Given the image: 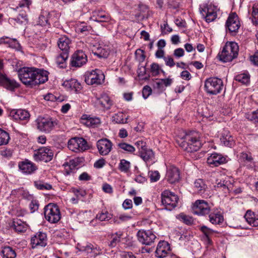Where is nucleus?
<instances>
[{
	"instance_id": "obj_1",
	"label": "nucleus",
	"mask_w": 258,
	"mask_h": 258,
	"mask_svg": "<svg viewBox=\"0 0 258 258\" xmlns=\"http://www.w3.org/2000/svg\"><path fill=\"white\" fill-rule=\"evenodd\" d=\"M19 77L27 87H33L48 80V72L34 68H23L19 72Z\"/></svg>"
},
{
	"instance_id": "obj_2",
	"label": "nucleus",
	"mask_w": 258,
	"mask_h": 258,
	"mask_svg": "<svg viewBox=\"0 0 258 258\" xmlns=\"http://www.w3.org/2000/svg\"><path fill=\"white\" fill-rule=\"evenodd\" d=\"M178 144L182 149L187 152L198 151L202 147L200 135L197 132H186L183 130L178 131Z\"/></svg>"
},
{
	"instance_id": "obj_3",
	"label": "nucleus",
	"mask_w": 258,
	"mask_h": 258,
	"mask_svg": "<svg viewBox=\"0 0 258 258\" xmlns=\"http://www.w3.org/2000/svg\"><path fill=\"white\" fill-rule=\"evenodd\" d=\"M239 47L235 42H227L221 52L218 54L219 59L223 62H226L232 61L237 56Z\"/></svg>"
},
{
	"instance_id": "obj_4",
	"label": "nucleus",
	"mask_w": 258,
	"mask_h": 258,
	"mask_svg": "<svg viewBox=\"0 0 258 258\" xmlns=\"http://www.w3.org/2000/svg\"><path fill=\"white\" fill-rule=\"evenodd\" d=\"M45 218L51 223H56L59 221L61 215L58 206L54 204L49 203L44 208Z\"/></svg>"
},
{
	"instance_id": "obj_5",
	"label": "nucleus",
	"mask_w": 258,
	"mask_h": 258,
	"mask_svg": "<svg viewBox=\"0 0 258 258\" xmlns=\"http://www.w3.org/2000/svg\"><path fill=\"white\" fill-rule=\"evenodd\" d=\"M37 129L45 133H50L57 124L56 119L50 117L39 116L36 120Z\"/></svg>"
},
{
	"instance_id": "obj_6",
	"label": "nucleus",
	"mask_w": 258,
	"mask_h": 258,
	"mask_svg": "<svg viewBox=\"0 0 258 258\" xmlns=\"http://www.w3.org/2000/svg\"><path fill=\"white\" fill-rule=\"evenodd\" d=\"M85 81L89 85H98L102 84L105 79V76L99 70L87 72L84 75Z\"/></svg>"
},
{
	"instance_id": "obj_7",
	"label": "nucleus",
	"mask_w": 258,
	"mask_h": 258,
	"mask_svg": "<svg viewBox=\"0 0 258 258\" xmlns=\"http://www.w3.org/2000/svg\"><path fill=\"white\" fill-rule=\"evenodd\" d=\"M223 81L218 78H210L205 82V88L208 94L216 95L219 93L223 88Z\"/></svg>"
},
{
	"instance_id": "obj_8",
	"label": "nucleus",
	"mask_w": 258,
	"mask_h": 258,
	"mask_svg": "<svg viewBox=\"0 0 258 258\" xmlns=\"http://www.w3.org/2000/svg\"><path fill=\"white\" fill-rule=\"evenodd\" d=\"M161 203L167 210L171 211L176 207L177 196L169 190H165L161 194Z\"/></svg>"
},
{
	"instance_id": "obj_9",
	"label": "nucleus",
	"mask_w": 258,
	"mask_h": 258,
	"mask_svg": "<svg viewBox=\"0 0 258 258\" xmlns=\"http://www.w3.org/2000/svg\"><path fill=\"white\" fill-rule=\"evenodd\" d=\"M210 209L208 202L205 200H198L192 204V212L194 215L205 216L210 213Z\"/></svg>"
},
{
	"instance_id": "obj_10",
	"label": "nucleus",
	"mask_w": 258,
	"mask_h": 258,
	"mask_svg": "<svg viewBox=\"0 0 258 258\" xmlns=\"http://www.w3.org/2000/svg\"><path fill=\"white\" fill-rule=\"evenodd\" d=\"M87 61V56L81 50L76 51L72 55L70 65L72 67L80 68Z\"/></svg>"
},
{
	"instance_id": "obj_11",
	"label": "nucleus",
	"mask_w": 258,
	"mask_h": 258,
	"mask_svg": "<svg viewBox=\"0 0 258 258\" xmlns=\"http://www.w3.org/2000/svg\"><path fill=\"white\" fill-rule=\"evenodd\" d=\"M53 156L52 151L48 147H42L39 148L36 153L34 154L35 161H42L48 162L51 161Z\"/></svg>"
},
{
	"instance_id": "obj_12",
	"label": "nucleus",
	"mask_w": 258,
	"mask_h": 258,
	"mask_svg": "<svg viewBox=\"0 0 258 258\" xmlns=\"http://www.w3.org/2000/svg\"><path fill=\"white\" fill-rule=\"evenodd\" d=\"M140 242L146 245H150L154 242L156 237L151 230H139L137 234Z\"/></svg>"
},
{
	"instance_id": "obj_13",
	"label": "nucleus",
	"mask_w": 258,
	"mask_h": 258,
	"mask_svg": "<svg viewBox=\"0 0 258 258\" xmlns=\"http://www.w3.org/2000/svg\"><path fill=\"white\" fill-rule=\"evenodd\" d=\"M240 22L236 13L229 15L226 23V26L230 33H236L240 27Z\"/></svg>"
},
{
	"instance_id": "obj_14",
	"label": "nucleus",
	"mask_w": 258,
	"mask_h": 258,
	"mask_svg": "<svg viewBox=\"0 0 258 258\" xmlns=\"http://www.w3.org/2000/svg\"><path fill=\"white\" fill-rule=\"evenodd\" d=\"M112 143L107 139H101L97 142V147L101 155L105 156L109 154L112 149Z\"/></svg>"
},
{
	"instance_id": "obj_15",
	"label": "nucleus",
	"mask_w": 258,
	"mask_h": 258,
	"mask_svg": "<svg viewBox=\"0 0 258 258\" xmlns=\"http://www.w3.org/2000/svg\"><path fill=\"white\" fill-rule=\"evenodd\" d=\"M226 161V159L222 155L217 153H212L207 158V163L212 167L218 166Z\"/></svg>"
},
{
	"instance_id": "obj_16",
	"label": "nucleus",
	"mask_w": 258,
	"mask_h": 258,
	"mask_svg": "<svg viewBox=\"0 0 258 258\" xmlns=\"http://www.w3.org/2000/svg\"><path fill=\"white\" fill-rule=\"evenodd\" d=\"M46 235L43 232H39L31 238V243L32 248L37 246H45L46 245Z\"/></svg>"
},
{
	"instance_id": "obj_17",
	"label": "nucleus",
	"mask_w": 258,
	"mask_h": 258,
	"mask_svg": "<svg viewBox=\"0 0 258 258\" xmlns=\"http://www.w3.org/2000/svg\"><path fill=\"white\" fill-rule=\"evenodd\" d=\"M170 247L169 243L165 241H160L157 246L155 251L156 256L159 258H163L165 257Z\"/></svg>"
},
{
	"instance_id": "obj_18",
	"label": "nucleus",
	"mask_w": 258,
	"mask_h": 258,
	"mask_svg": "<svg viewBox=\"0 0 258 258\" xmlns=\"http://www.w3.org/2000/svg\"><path fill=\"white\" fill-rule=\"evenodd\" d=\"M71 40L66 36H62L57 40V46L61 51L69 54Z\"/></svg>"
},
{
	"instance_id": "obj_19",
	"label": "nucleus",
	"mask_w": 258,
	"mask_h": 258,
	"mask_svg": "<svg viewBox=\"0 0 258 258\" xmlns=\"http://www.w3.org/2000/svg\"><path fill=\"white\" fill-rule=\"evenodd\" d=\"M11 116L16 120L27 121L30 118L29 112L24 109L12 110L11 112Z\"/></svg>"
},
{
	"instance_id": "obj_20",
	"label": "nucleus",
	"mask_w": 258,
	"mask_h": 258,
	"mask_svg": "<svg viewBox=\"0 0 258 258\" xmlns=\"http://www.w3.org/2000/svg\"><path fill=\"white\" fill-rule=\"evenodd\" d=\"M0 85L7 89L13 91L19 87V84L14 80H11L5 76H0Z\"/></svg>"
},
{
	"instance_id": "obj_21",
	"label": "nucleus",
	"mask_w": 258,
	"mask_h": 258,
	"mask_svg": "<svg viewBox=\"0 0 258 258\" xmlns=\"http://www.w3.org/2000/svg\"><path fill=\"white\" fill-rule=\"evenodd\" d=\"M19 168L23 173L26 174H31L37 169L35 165L28 160L20 162Z\"/></svg>"
},
{
	"instance_id": "obj_22",
	"label": "nucleus",
	"mask_w": 258,
	"mask_h": 258,
	"mask_svg": "<svg viewBox=\"0 0 258 258\" xmlns=\"http://www.w3.org/2000/svg\"><path fill=\"white\" fill-rule=\"evenodd\" d=\"M97 104L104 110L109 109L112 105V101L105 93L101 95L97 99Z\"/></svg>"
},
{
	"instance_id": "obj_23",
	"label": "nucleus",
	"mask_w": 258,
	"mask_h": 258,
	"mask_svg": "<svg viewBox=\"0 0 258 258\" xmlns=\"http://www.w3.org/2000/svg\"><path fill=\"white\" fill-rule=\"evenodd\" d=\"M201 14L204 17L207 22L213 21L217 17V13L212 8H205L200 9Z\"/></svg>"
},
{
	"instance_id": "obj_24",
	"label": "nucleus",
	"mask_w": 258,
	"mask_h": 258,
	"mask_svg": "<svg viewBox=\"0 0 258 258\" xmlns=\"http://www.w3.org/2000/svg\"><path fill=\"white\" fill-rule=\"evenodd\" d=\"M220 141L223 145L229 147H232L234 144L233 138L230 134L229 131L227 130H223L222 131Z\"/></svg>"
},
{
	"instance_id": "obj_25",
	"label": "nucleus",
	"mask_w": 258,
	"mask_h": 258,
	"mask_svg": "<svg viewBox=\"0 0 258 258\" xmlns=\"http://www.w3.org/2000/svg\"><path fill=\"white\" fill-rule=\"evenodd\" d=\"M63 85L68 89L75 92H79L82 88L80 83L76 79L66 80L63 82Z\"/></svg>"
},
{
	"instance_id": "obj_26",
	"label": "nucleus",
	"mask_w": 258,
	"mask_h": 258,
	"mask_svg": "<svg viewBox=\"0 0 258 258\" xmlns=\"http://www.w3.org/2000/svg\"><path fill=\"white\" fill-rule=\"evenodd\" d=\"M69 53L65 52H58L55 57V62L60 68H65L67 67V61L69 57Z\"/></svg>"
},
{
	"instance_id": "obj_27",
	"label": "nucleus",
	"mask_w": 258,
	"mask_h": 258,
	"mask_svg": "<svg viewBox=\"0 0 258 258\" xmlns=\"http://www.w3.org/2000/svg\"><path fill=\"white\" fill-rule=\"evenodd\" d=\"M244 218L250 225L255 227L258 226V214L248 210L245 213Z\"/></svg>"
},
{
	"instance_id": "obj_28",
	"label": "nucleus",
	"mask_w": 258,
	"mask_h": 258,
	"mask_svg": "<svg viewBox=\"0 0 258 258\" xmlns=\"http://www.w3.org/2000/svg\"><path fill=\"white\" fill-rule=\"evenodd\" d=\"M12 227L17 232L23 233L27 229L28 225L21 220L17 219L13 221Z\"/></svg>"
},
{
	"instance_id": "obj_29",
	"label": "nucleus",
	"mask_w": 258,
	"mask_h": 258,
	"mask_svg": "<svg viewBox=\"0 0 258 258\" xmlns=\"http://www.w3.org/2000/svg\"><path fill=\"white\" fill-rule=\"evenodd\" d=\"M8 44L9 47L18 49L20 47V44L16 39L11 38L8 37H3L0 38V44Z\"/></svg>"
},
{
	"instance_id": "obj_30",
	"label": "nucleus",
	"mask_w": 258,
	"mask_h": 258,
	"mask_svg": "<svg viewBox=\"0 0 258 258\" xmlns=\"http://www.w3.org/2000/svg\"><path fill=\"white\" fill-rule=\"evenodd\" d=\"M93 20L98 22H108L110 18L109 15L103 14L99 11H94L92 13Z\"/></svg>"
},
{
	"instance_id": "obj_31",
	"label": "nucleus",
	"mask_w": 258,
	"mask_h": 258,
	"mask_svg": "<svg viewBox=\"0 0 258 258\" xmlns=\"http://www.w3.org/2000/svg\"><path fill=\"white\" fill-rule=\"evenodd\" d=\"M177 172V168L173 165L169 166L166 172V178L168 181L170 183L175 182L176 178L174 177L175 174Z\"/></svg>"
},
{
	"instance_id": "obj_32",
	"label": "nucleus",
	"mask_w": 258,
	"mask_h": 258,
	"mask_svg": "<svg viewBox=\"0 0 258 258\" xmlns=\"http://www.w3.org/2000/svg\"><path fill=\"white\" fill-rule=\"evenodd\" d=\"M82 251H84L86 255L90 257H95L99 254V248L94 247L91 244H88L86 246L82 248Z\"/></svg>"
},
{
	"instance_id": "obj_33",
	"label": "nucleus",
	"mask_w": 258,
	"mask_h": 258,
	"mask_svg": "<svg viewBox=\"0 0 258 258\" xmlns=\"http://www.w3.org/2000/svg\"><path fill=\"white\" fill-rule=\"evenodd\" d=\"M207 188L204 181L201 179L196 180L194 183V188L196 192L198 194L203 195Z\"/></svg>"
},
{
	"instance_id": "obj_34",
	"label": "nucleus",
	"mask_w": 258,
	"mask_h": 258,
	"mask_svg": "<svg viewBox=\"0 0 258 258\" xmlns=\"http://www.w3.org/2000/svg\"><path fill=\"white\" fill-rule=\"evenodd\" d=\"M1 253L3 258H15L16 256L15 251L10 246L4 247Z\"/></svg>"
},
{
	"instance_id": "obj_35",
	"label": "nucleus",
	"mask_w": 258,
	"mask_h": 258,
	"mask_svg": "<svg viewBox=\"0 0 258 258\" xmlns=\"http://www.w3.org/2000/svg\"><path fill=\"white\" fill-rule=\"evenodd\" d=\"M140 157L145 161L147 162L149 160L152 159L154 157V153L152 150L148 149L147 147L143 150L140 151L139 153Z\"/></svg>"
},
{
	"instance_id": "obj_36",
	"label": "nucleus",
	"mask_w": 258,
	"mask_h": 258,
	"mask_svg": "<svg viewBox=\"0 0 258 258\" xmlns=\"http://www.w3.org/2000/svg\"><path fill=\"white\" fill-rule=\"evenodd\" d=\"M209 220L213 224H220L223 222L224 218L220 213H211L209 216Z\"/></svg>"
},
{
	"instance_id": "obj_37",
	"label": "nucleus",
	"mask_w": 258,
	"mask_h": 258,
	"mask_svg": "<svg viewBox=\"0 0 258 258\" xmlns=\"http://www.w3.org/2000/svg\"><path fill=\"white\" fill-rule=\"evenodd\" d=\"M78 142V152L84 151L89 149L87 142L83 138L76 137Z\"/></svg>"
},
{
	"instance_id": "obj_38",
	"label": "nucleus",
	"mask_w": 258,
	"mask_h": 258,
	"mask_svg": "<svg viewBox=\"0 0 258 258\" xmlns=\"http://www.w3.org/2000/svg\"><path fill=\"white\" fill-rule=\"evenodd\" d=\"M127 118L124 117V114L122 112L115 114L112 117V120L115 123H125Z\"/></svg>"
},
{
	"instance_id": "obj_39",
	"label": "nucleus",
	"mask_w": 258,
	"mask_h": 258,
	"mask_svg": "<svg viewBox=\"0 0 258 258\" xmlns=\"http://www.w3.org/2000/svg\"><path fill=\"white\" fill-rule=\"evenodd\" d=\"M11 20L15 21L17 24L25 25L28 23L27 16L25 12H22L16 18H12Z\"/></svg>"
},
{
	"instance_id": "obj_40",
	"label": "nucleus",
	"mask_w": 258,
	"mask_h": 258,
	"mask_svg": "<svg viewBox=\"0 0 258 258\" xmlns=\"http://www.w3.org/2000/svg\"><path fill=\"white\" fill-rule=\"evenodd\" d=\"M10 140L9 134L6 131L0 129V146L6 145Z\"/></svg>"
},
{
	"instance_id": "obj_41",
	"label": "nucleus",
	"mask_w": 258,
	"mask_h": 258,
	"mask_svg": "<svg viewBox=\"0 0 258 258\" xmlns=\"http://www.w3.org/2000/svg\"><path fill=\"white\" fill-rule=\"evenodd\" d=\"M250 79L249 75L246 73H243L237 75L235 80L243 84H247L249 83Z\"/></svg>"
},
{
	"instance_id": "obj_42",
	"label": "nucleus",
	"mask_w": 258,
	"mask_h": 258,
	"mask_svg": "<svg viewBox=\"0 0 258 258\" xmlns=\"http://www.w3.org/2000/svg\"><path fill=\"white\" fill-rule=\"evenodd\" d=\"M245 117L254 123H258V110L246 113L245 114Z\"/></svg>"
},
{
	"instance_id": "obj_43",
	"label": "nucleus",
	"mask_w": 258,
	"mask_h": 258,
	"mask_svg": "<svg viewBox=\"0 0 258 258\" xmlns=\"http://www.w3.org/2000/svg\"><path fill=\"white\" fill-rule=\"evenodd\" d=\"M218 187H223V190L225 193L230 192L232 188L231 187V185L230 182H228L227 181L224 180L222 182H220L217 183Z\"/></svg>"
},
{
	"instance_id": "obj_44",
	"label": "nucleus",
	"mask_w": 258,
	"mask_h": 258,
	"mask_svg": "<svg viewBox=\"0 0 258 258\" xmlns=\"http://www.w3.org/2000/svg\"><path fill=\"white\" fill-rule=\"evenodd\" d=\"M77 144L76 137L73 138L69 141L68 147L70 150L75 152H78Z\"/></svg>"
},
{
	"instance_id": "obj_45",
	"label": "nucleus",
	"mask_w": 258,
	"mask_h": 258,
	"mask_svg": "<svg viewBox=\"0 0 258 258\" xmlns=\"http://www.w3.org/2000/svg\"><path fill=\"white\" fill-rule=\"evenodd\" d=\"M90 28V26H88L84 22H82L77 25L76 31L82 34H86V33L89 32Z\"/></svg>"
},
{
	"instance_id": "obj_46",
	"label": "nucleus",
	"mask_w": 258,
	"mask_h": 258,
	"mask_svg": "<svg viewBox=\"0 0 258 258\" xmlns=\"http://www.w3.org/2000/svg\"><path fill=\"white\" fill-rule=\"evenodd\" d=\"M178 219L186 225H190L193 222V219L191 217L180 213L178 215Z\"/></svg>"
},
{
	"instance_id": "obj_47",
	"label": "nucleus",
	"mask_w": 258,
	"mask_h": 258,
	"mask_svg": "<svg viewBox=\"0 0 258 258\" xmlns=\"http://www.w3.org/2000/svg\"><path fill=\"white\" fill-rule=\"evenodd\" d=\"M35 186L37 189L40 190H49L52 188L51 185L40 181H35Z\"/></svg>"
},
{
	"instance_id": "obj_48",
	"label": "nucleus",
	"mask_w": 258,
	"mask_h": 258,
	"mask_svg": "<svg viewBox=\"0 0 258 258\" xmlns=\"http://www.w3.org/2000/svg\"><path fill=\"white\" fill-rule=\"evenodd\" d=\"M138 213L137 211H133L130 214H120L119 216V219L122 221H128L135 215H137Z\"/></svg>"
},
{
	"instance_id": "obj_49",
	"label": "nucleus",
	"mask_w": 258,
	"mask_h": 258,
	"mask_svg": "<svg viewBox=\"0 0 258 258\" xmlns=\"http://www.w3.org/2000/svg\"><path fill=\"white\" fill-rule=\"evenodd\" d=\"M112 215L107 211L102 212L96 215V218L101 221H108L111 218Z\"/></svg>"
},
{
	"instance_id": "obj_50",
	"label": "nucleus",
	"mask_w": 258,
	"mask_h": 258,
	"mask_svg": "<svg viewBox=\"0 0 258 258\" xmlns=\"http://www.w3.org/2000/svg\"><path fill=\"white\" fill-rule=\"evenodd\" d=\"M118 146L120 149L131 153H133L135 151L134 147L125 143H119L118 144Z\"/></svg>"
},
{
	"instance_id": "obj_51",
	"label": "nucleus",
	"mask_w": 258,
	"mask_h": 258,
	"mask_svg": "<svg viewBox=\"0 0 258 258\" xmlns=\"http://www.w3.org/2000/svg\"><path fill=\"white\" fill-rule=\"evenodd\" d=\"M130 168V162L124 160L122 159L119 165V169L123 172H127Z\"/></svg>"
},
{
	"instance_id": "obj_52",
	"label": "nucleus",
	"mask_w": 258,
	"mask_h": 258,
	"mask_svg": "<svg viewBox=\"0 0 258 258\" xmlns=\"http://www.w3.org/2000/svg\"><path fill=\"white\" fill-rule=\"evenodd\" d=\"M94 54L98 56L99 57H107L108 55V51L104 48L101 47H98L97 50L94 52Z\"/></svg>"
},
{
	"instance_id": "obj_53",
	"label": "nucleus",
	"mask_w": 258,
	"mask_h": 258,
	"mask_svg": "<svg viewBox=\"0 0 258 258\" xmlns=\"http://www.w3.org/2000/svg\"><path fill=\"white\" fill-rule=\"evenodd\" d=\"M115 234L116 236L113 238L109 244V245L112 247H115L116 244L120 242V238L122 235L121 232H117Z\"/></svg>"
},
{
	"instance_id": "obj_54",
	"label": "nucleus",
	"mask_w": 258,
	"mask_h": 258,
	"mask_svg": "<svg viewBox=\"0 0 258 258\" xmlns=\"http://www.w3.org/2000/svg\"><path fill=\"white\" fill-rule=\"evenodd\" d=\"M252 9V22L255 24L258 25V4H254L253 6Z\"/></svg>"
},
{
	"instance_id": "obj_55",
	"label": "nucleus",
	"mask_w": 258,
	"mask_h": 258,
	"mask_svg": "<svg viewBox=\"0 0 258 258\" xmlns=\"http://www.w3.org/2000/svg\"><path fill=\"white\" fill-rule=\"evenodd\" d=\"M72 192L79 200L85 197L86 195L85 190L82 189L73 188Z\"/></svg>"
},
{
	"instance_id": "obj_56",
	"label": "nucleus",
	"mask_w": 258,
	"mask_h": 258,
	"mask_svg": "<svg viewBox=\"0 0 258 258\" xmlns=\"http://www.w3.org/2000/svg\"><path fill=\"white\" fill-rule=\"evenodd\" d=\"M240 159L243 162H246L247 163H252L253 161V158L251 156L250 154L246 153H242L240 156Z\"/></svg>"
},
{
	"instance_id": "obj_57",
	"label": "nucleus",
	"mask_w": 258,
	"mask_h": 258,
	"mask_svg": "<svg viewBox=\"0 0 258 258\" xmlns=\"http://www.w3.org/2000/svg\"><path fill=\"white\" fill-rule=\"evenodd\" d=\"M18 192L24 199L28 200H31L33 199V196L31 195H30L28 191L24 190L23 188L18 189Z\"/></svg>"
},
{
	"instance_id": "obj_58",
	"label": "nucleus",
	"mask_w": 258,
	"mask_h": 258,
	"mask_svg": "<svg viewBox=\"0 0 258 258\" xmlns=\"http://www.w3.org/2000/svg\"><path fill=\"white\" fill-rule=\"evenodd\" d=\"M160 71H162L163 73H164V72L160 69L158 63H153L151 64V71L153 75H154V76L158 75L159 74Z\"/></svg>"
},
{
	"instance_id": "obj_59",
	"label": "nucleus",
	"mask_w": 258,
	"mask_h": 258,
	"mask_svg": "<svg viewBox=\"0 0 258 258\" xmlns=\"http://www.w3.org/2000/svg\"><path fill=\"white\" fill-rule=\"evenodd\" d=\"M100 122V120L98 118L89 117L87 119L86 124L88 125L94 126Z\"/></svg>"
},
{
	"instance_id": "obj_60",
	"label": "nucleus",
	"mask_w": 258,
	"mask_h": 258,
	"mask_svg": "<svg viewBox=\"0 0 258 258\" xmlns=\"http://www.w3.org/2000/svg\"><path fill=\"white\" fill-rule=\"evenodd\" d=\"M29 208L31 213L36 211L39 208L38 202L36 200H31V202L29 204Z\"/></svg>"
},
{
	"instance_id": "obj_61",
	"label": "nucleus",
	"mask_w": 258,
	"mask_h": 258,
	"mask_svg": "<svg viewBox=\"0 0 258 258\" xmlns=\"http://www.w3.org/2000/svg\"><path fill=\"white\" fill-rule=\"evenodd\" d=\"M150 180L152 182H156L159 179L160 174L158 171H154L150 172Z\"/></svg>"
},
{
	"instance_id": "obj_62",
	"label": "nucleus",
	"mask_w": 258,
	"mask_h": 258,
	"mask_svg": "<svg viewBox=\"0 0 258 258\" xmlns=\"http://www.w3.org/2000/svg\"><path fill=\"white\" fill-rule=\"evenodd\" d=\"M48 23V19L44 15H41L38 18L37 24L40 26H45Z\"/></svg>"
},
{
	"instance_id": "obj_63",
	"label": "nucleus",
	"mask_w": 258,
	"mask_h": 258,
	"mask_svg": "<svg viewBox=\"0 0 258 258\" xmlns=\"http://www.w3.org/2000/svg\"><path fill=\"white\" fill-rule=\"evenodd\" d=\"M163 59L165 61L166 65L167 66L172 67L175 64L173 58L170 56L168 55L167 56H164Z\"/></svg>"
},
{
	"instance_id": "obj_64",
	"label": "nucleus",
	"mask_w": 258,
	"mask_h": 258,
	"mask_svg": "<svg viewBox=\"0 0 258 258\" xmlns=\"http://www.w3.org/2000/svg\"><path fill=\"white\" fill-rule=\"evenodd\" d=\"M152 92L151 88L148 86H146L143 88L142 91L143 96L145 99H147Z\"/></svg>"
}]
</instances>
